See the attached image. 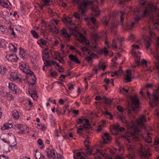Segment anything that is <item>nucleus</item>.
I'll return each mask as SVG.
<instances>
[{"label": "nucleus", "mask_w": 159, "mask_h": 159, "mask_svg": "<svg viewBox=\"0 0 159 159\" xmlns=\"http://www.w3.org/2000/svg\"><path fill=\"white\" fill-rule=\"evenodd\" d=\"M79 41L80 43L86 46L81 48V49L83 52L89 51L88 50V48H89L99 55L104 54L105 56H106L109 53V51L107 49V48H109L110 47L108 40H105L104 43L106 47L104 48L103 49H98V40H90V41H89V40Z\"/></svg>", "instance_id": "f257e3e1"}, {"label": "nucleus", "mask_w": 159, "mask_h": 159, "mask_svg": "<svg viewBox=\"0 0 159 159\" xmlns=\"http://www.w3.org/2000/svg\"><path fill=\"white\" fill-rule=\"evenodd\" d=\"M74 3H78L79 4V8L81 13L84 15L88 8H91L93 15L95 16H98L100 13V11L97 6H93V2L91 0H88L86 2H81L82 0H72Z\"/></svg>", "instance_id": "f03ea898"}, {"label": "nucleus", "mask_w": 159, "mask_h": 159, "mask_svg": "<svg viewBox=\"0 0 159 159\" xmlns=\"http://www.w3.org/2000/svg\"><path fill=\"white\" fill-rule=\"evenodd\" d=\"M69 30L70 32V34H68L64 30L62 31V34L65 38L69 39L71 35L73 34L75 36L79 37L80 38V40H85V38L84 35L77 31L76 27H75V29L73 30L70 28Z\"/></svg>", "instance_id": "7ed1b4c3"}, {"label": "nucleus", "mask_w": 159, "mask_h": 159, "mask_svg": "<svg viewBox=\"0 0 159 159\" xmlns=\"http://www.w3.org/2000/svg\"><path fill=\"white\" fill-rule=\"evenodd\" d=\"M20 68L24 73L31 76H33V77L32 78V80L34 83H32L31 84L32 86L34 85L35 84L36 78L34 73L29 70L28 65L26 63L22 62H20Z\"/></svg>", "instance_id": "20e7f679"}, {"label": "nucleus", "mask_w": 159, "mask_h": 159, "mask_svg": "<svg viewBox=\"0 0 159 159\" xmlns=\"http://www.w3.org/2000/svg\"><path fill=\"white\" fill-rule=\"evenodd\" d=\"M86 150L87 151L86 153L84 152H77L74 155V159H86L84 157H86L87 155H90L92 154V149L89 148L87 145H86Z\"/></svg>", "instance_id": "39448f33"}, {"label": "nucleus", "mask_w": 159, "mask_h": 159, "mask_svg": "<svg viewBox=\"0 0 159 159\" xmlns=\"http://www.w3.org/2000/svg\"><path fill=\"white\" fill-rule=\"evenodd\" d=\"M139 129L136 128L134 129V132L129 134L125 136V138L129 143H131L132 140L136 141L139 139Z\"/></svg>", "instance_id": "423d86ee"}, {"label": "nucleus", "mask_w": 159, "mask_h": 159, "mask_svg": "<svg viewBox=\"0 0 159 159\" xmlns=\"http://www.w3.org/2000/svg\"><path fill=\"white\" fill-rule=\"evenodd\" d=\"M142 4V6L146 5L145 9L142 15L143 17L145 16L148 15V14L152 11L155 10V7L153 6L152 4L149 3L148 2H140Z\"/></svg>", "instance_id": "0eeeda50"}, {"label": "nucleus", "mask_w": 159, "mask_h": 159, "mask_svg": "<svg viewBox=\"0 0 159 159\" xmlns=\"http://www.w3.org/2000/svg\"><path fill=\"white\" fill-rule=\"evenodd\" d=\"M138 152L139 156L143 158H147L151 155L148 148L147 147L144 148L142 146L139 150H138Z\"/></svg>", "instance_id": "6e6552de"}, {"label": "nucleus", "mask_w": 159, "mask_h": 159, "mask_svg": "<svg viewBox=\"0 0 159 159\" xmlns=\"http://www.w3.org/2000/svg\"><path fill=\"white\" fill-rule=\"evenodd\" d=\"M13 127L16 129L18 130V133L23 134L25 132H29V128L25 126H23L20 124H14Z\"/></svg>", "instance_id": "1a4fd4ad"}, {"label": "nucleus", "mask_w": 159, "mask_h": 159, "mask_svg": "<svg viewBox=\"0 0 159 159\" xmlns=\"http://www.w3.org/2000/svg\"><path fill=\"white\" fill-rule=\"evenodd\" d=\"M156 52L152 51V49H150V54L153 55L157 61L156 63L159 62V40H157L155 46Z\"/></svg>", "instance_id": "9d476101"}, {"label": "nucleus", "mask_w": 159, "mask_h": 159, "mask_svg": "<svg viewBox=\"0 0 159 159\" xmlns=\"http://www.w3.org/2000/svg\"><path fill=\"white\" fill-rule=\"evenodd\" d=\"M91 37L92 39H94V40L102 39L107 40L108 39L106 34L104 31L98 34H92L91 35Z\"/></svg>", "instance_id": "9b49d317"}, {"label": "nucleus", "mask_w": 159, "mask_h": 159, "mask_svg": "<svg viewBox=\"0 0 159 159\" xmlns=\"http://www.w3.org/2000/svg\"><path fill=\"white\" fill-rule=\"evenodd\" d=\"M131 99L133 106H131L130 107L132 111H134L139 107V100L136 96L132 97L131 98Z\"/></svg>", "instance_id": "f8f14e48"}, {"label": "nucleus", "mask_w": 159, "mask_h": 159, "mask_svg": "<svg viewBox=\"0 0 159 159\" xmlns=\"http://www.w3.org/2000/svg\"><path fill=\"white\" fill-rule=\"evenodd\" d=\"M96 154L97 156L95 157V159H101L102 157H105L106 159H112V157L108 155H106L105 154L102 152L101 150L97 149L96 150Z\"/></svg>", "instance_id": "ddd939ff"}, {"label": "nucleus", "mask_w": 159, "mask_h": 159, "mask_svg": "<svg viewBox=\"0 0 159 159\" xmlns=\"http://www.w3.org/2000/svg\"><path fill=\"white\" fill-rule=\"evenodd\" d=\"M51 25H50L49 28L48 29V30L50 32H52L55 33H57L58 32V30L56 28L54 25L55 24H57L59 22L58 20H57L55 19H53L51 20Z\"/></svg>", "instance_id": "4468645a"}, {"label": "nucleus", "mask_w": 159, "mask_h": 159, "mask_svg": "<svg viewBox=\"0 0 159 159\" xmlns=\"http://www.w3.org/2000/svg\"><path fill=\"white\" fill-rule=\"evenodd\" d=\"M147 94L148 98L150 99L154 100H159V94L158 92L156 90L153 92L152 95H151L149 91L147 92Z\"/></svg>", "instance_id": "2eb2a0df"}, {"label": "nucleus", "mask_w": 159, "mask_h": 159, "mask_svg": "<svg viewBox=\"0 0 159 159\" xmlns=\"http://www.w3.org/2000/svg\"><path fill=\"white\" fill-rule=\"evenodd\" d=\"M85 20L88 23L89 25H91V26L90 28H92L94 29H96L98 27V26L95 24V21L96 19L93 17L88 18L85 19Z\"/></svg>", "instance_id": "dca6fc26"}, {"label": "nucleus", "mask_w": 159, "mask_h": 159, "mask_svg": "<svg viewBox=\"0 0 159 159\" xmlns=\"http://www.w3.org/2000/svg\"><path fill=\"white\" fill-rule=\"evenodd\" d=\"M128 151L130 152L128 156L129 159H134V154L136 151V149L134 147L131 146L130 144H128Z\"/></svg>", "instance_id": "f3484780"}, {"label": "nucleus", "mask_w": 159, "mask_h": 159, "mask_svg": "<svg viewBox=\"0 0 159 159\" xmlns=\"http://www.w3.org/2000/svg\"><path fill=\"white\" fill-rule=\"evenodd\" d=\"M72 18H70L66 15L64 14L62 20L65 24L73 25L75 24V22H73L72 20Z\"/></svg>", "instance_id": "a211bd4d"}, {"label": "nucleus", "mask_w": 159, "mask_h": 159, "mask_svg": "<svg viewBox=\"0 0 159 159\" xmlns=\"http://www.w3.org/2000/svg\"><path fill=\"white\" fill-rule=\"evenodd\" d=\"M140 36L142 39L145 40H152L155 39L156 37L155 34L151 31L150 32L149 35L148 36H146L145 34L143 33L141 34Z\"/></svg>", "instance_id": "6ab92c4d"}, {"label": "nucleus", "mask_w": 159, "mask_h": 159, "mask_svg": "<svg viewBox=\"0 0 159 159\" xmlns=\"http://www.w3.org/2000/svg\"><path fill=\"white\" fill-rule=\"evenodd\" d=\"M49 150H46V152H47L46 155L47 157L49 158H50L51 157L53 159H57V153H56V152L55 150L53 149H52L49 151Z\"/></svg>", "instance_id": "aec40b11"}, {"label": "nucleus", "mask_w": 159, "mask_h": 159, "mask_svg": "<svg viewBox=\"0 0 159 159\" xmlns=\"http://www.w3.org/2000/svg\"><path fill=\"white\" fill-rule=\"evenodd\" d=\"M20 55L21 57L23 59H26L29 57V55L27 54V51L21 48H20Z\"/></svg>", "instance_id": "412c9836"}, {"label": "nucleus", "mask_w": 159, "mask_h": 159, "mask_svg": "<svg viewBox=\"0 0 159 159\" xmlns=\"http://www.w3.org/2000/svg\"><path fill=\"white\" fill-rule=\"evenodd\" d=\"M6 57L9 61L12 62H16L18 59L15 54H11L9 55H7Z\"/></svg>", "instance_id": "4be33fe9"}, {"label": "nucleus", "mask_w": 159, "mask_h": 159, "mask_svg": "<svg viewBox=\"0 0 159 159\" xmlns=\"http://www.w3.org/2000/svg\"><path fill=\"white\" fill-rule=\"evenodd\" d=\"M102 138L103 139V144L109 143L111 140V137L107 133H104L102 136Z\"/></svg>", "instance_id": "5701e85b"}, {"label": "nucleus", "mask_w": 159, "mask_h": 159, "mask_svg": "<svg viewBox=\"0 0 159 159\" xmlns=\"http://www.w3.org/2000/svg\"><path fill=\"white\" fill-rule=\"evenodd\" d=\"M0 95L3 96L4 97L10 98V100L13 99L14 97L8 93L5 90H2V91H0Z\"/></svg>", "instance_id": "b1692460"}, {"label": "nucleus", "mask_w": 159, "mask_h": 159, "mask_svg": "<svg viewBox=\"0 0 159 159\" xmlns=\"http://www.w3.org/2000/svg\"><path fill=\"white\" fill-rule=\"evenodd\" d=\"M69 57L70 60L76 64H79L80 63L79 59L75 56H74L72 54H70L69 56Z\"/></svg>", "instance_id": "393cba45"}, {"label": "nucleus", "mask_w": 159, "mask_h": 159, "mask_svg": "<svg viewBox=\"0 0 159 159\" xmlns=\"http://www.w3.org/2000/svg\"><path fill=\"white\" fill-rule=\"evenodd\" d=\"M10 75L13 80H19L20 82H21L20 78L19 77L16 73L12 72L11 73Z\"/></svg>", "instance_id": "a878e982"}, {"label": "nucleus", "mask_w": 159, "mask_h": 159, "mask_svg": "<svg viewBox=\"0 0 159 159\" xmlns=\"http://www.w3.org/2000/svg\"><path fill=\"white\" fill-rule=\"evenodd\" d=\"M29 93L30 96L34 99H35L37 98L38 96L37 95L36 91L34 90L30 89L29 90Z\"/></svg>", "instance_id": "bb28decb"}, {"label": "nucleus", "mask_w": 159, "mask_h": 159, "mask_svg": "<svg viewBox=\"0 0 159 159\" xmlns=\"http://www.w3.org/2000/svg\"><path fill=\"white\" fill-rule=\"evenodd\" d=\"M9 2L8 0H0V6L8 8Z\"/></svg>", "instance_id": "cd10ccee"}, {"label": "nucleus", "mask_w": 159, "mask_h": 159, "mask_svg": "<svg viewBox=\"0 0 159 159\" xmlns=\"http://www.w3.org/2000/svg\"><path fill=\"white\" fill-rule=\"evenodd\" d=\"M13 125L11 123H6L4 124L3 126L1 128L2 130H6V129H8L10 128H11L12 127H13Z\"/></svg>", "instance_id": "c85d7f7f"}, {"label": "nucleus", "mask_w": 159, "mask_h": 159, "mask_svg": "<svg viewBox=\"0 0 159 159\" xmlns=\"http://www.w3.org/2000/svg\"><path fill=\"white\" fill-rule=\"evenodd\" d=\"M118 117L123 123L126 124H127L128 121L126 120V118L123 114H119L118 115Z\"/></svg>", "instance_id": "c756f323"}, {"label": "nucleus", "mask_w": 159, "mask_h": 159, "mask_svg": "<svg viewBox=\"0 0 159 159\" xmlns=\"http://www.w3.org/2000/svg\"><path fill=\"white\" fill-rule=\"evenodd\" d=\"M8 87L13 92L16 93V85L12 83H10L9 84Z\"/></svg>", "instance_id": "7c9ffc66"}, {"label": "nucleus", "mask_w": 159, "mask_h": 159, "mask_svg": "<svg viewBox=\"0 0 159 159\" xmlns=\"http://www.w3.org/2000/svg\"><path fill=\"white\" fill-rule=\"evenodd\" d=\"M43 60L44 62V64L45 66H50L52 64V61H51L47 60V59L45 58L43 56Z\"/></svg>", "instance_id": "2f4dec72"}, {"label": "nucleus", "mask_w": 159, "mask_h": 159, "mask_svg": "<svg viewBox=\"0 0 159 159\" xmlns=\"http://www.w3.org/2000/svg\"><path fill=\"white\" fill-rule=\"evenodd\" d=\"M84 120H85L86 124L84 123L83 124V127H84V128L86 129L89 128L91 125L89 123V120L88 119H84Z\"/></svg>", "instance_id": "473e14b6"}, {"label": "nucleus", "mask_w": 159, "mask_h": 159, "mask_svg": "<svg viewBox=\"0 0 159 159\" xmlns=\"http://www.w3.org/2000/svg\"><path fill=\"white\" fill-rule=\"evenodd\" d=\"M56 1L59 6H61L63 8L66 7V3L63 2L62 0H56Z\"/></svg>", "instance_id": "72a5a7b5"}, {"label": "nucleus", "mask_w": 159, "mask_h": 159, "mask_svg": "<svg viewBox=\"0 0 159 159\" xmlns=\"http://www.w3.org/2000/svg\"><path fill=\"white\" fill-rule=\"evenodd\" d=\"M73 16L77 19L79 22L83 20L82 18L80 16L79 14L77 12H75L74 13Z\"/></svg>", "instance_id": "f704fd0d"}, {"label": "nucleus", "mask_w": 159, "mask_h": 159, "mask_svg": "<svg viewBox=\"0 0 159 159\" xmlns=\"http://www.w3.org/2000/svg\"><path fill=\"white\" fill-rule=\"evenodd\" d=\"M47 41L46 40H38L37 43L40 47H42L46 45Z\"/></svg>", "instance_id": "c9c22d12"}, {"label": "nucleus", "mask_w": 159, "mask_h": 159, "mask_svg": "<svg viewBox=\"0 0 159 159\" xmlns=\"http://www.w3.org/2000/svg\"><path fill=\"white\" fill-rule=\"evenodd\" d=\"M52 63L53 65H56V66L58 67V70L60 72H62L63 71V69L60 66H59V64L56 61H52Z\"/></svg>", "instance_id": "e433bc0d"}, {"label": "nucleus", "mask_w": 159, "mask_h": 159, "mask_svg": "<svg viewBox=\"0 0 159 159\" xmlns=\"http://www.w3.org/2000/svg\"><path fill=\"white\" fill-rule=\"evenodd\" d=\"M52 56L56 59L59 56V53L56 51H52L51 52Z\"/></svg>", "instance_id": "4c0bfd02"}, {"label": "nucleus", "mask_w": 159, "mask_h": 159, "mask_svg": "<svg viewBox=\"0 0 159 159\" xmlns=\"http://www.w3.org/2000/svg\"><path fill=\"white\" fill-rule=\"evenodd\" d=\"M12 115L13 118L15 119H18L20 117L19 112L17 111L14 110L13 111Z\"/></svg>", "instance_id": "58836bf2"}, {"label": "nucleus", "mask_w": 159, "mask_h": 159, "mask_svg": "<svg viewBox=\"0 0 159 159\" xmlns=\"http://www.w3.org/2000/svg\"><path fill=\"white\" fill-rule=\"evenodd\" d=\"M152 40H144V43L145 44V46L147 49L149 48V47L151 45L152 43Z\"/></svg>", "instance_id": "ea45409f"}, {"label": "nucleus", "mask_w": 159, "mask_h": 159, "mask_svg": "<svg viewBox=\"0 0 159 159\" xmlns=\"http://www.w3.org/2000/svg\"><path fill=\"white\" fill-rule=\"evenodd\" d=\"M152 100L153 101L149 103L150 106L152 107L157 106L158 105V102L156 101H159V100Z\"/></svg>", "instance_id": "a19ab883"}, {"label": "nucleus", "mask_w": 159, "mask_h": 159, "mask_svg": "<svg viewBox=\"0 0 159 159\" xmlns=\"http://www.w3.org/2000/svg\"><path fill=\"white\" fill-rule=\"evenodd\" d=\"M150 134L149 133L147 134L145 139V141L149 143H152L151 138L150 135Z\"/></svg>", "instance_id": "79ce46f5"}, {"label": "nucleus", "mask_w": 159, "mask_h": 159, "mask_svg": "<svg viewBox=\"0 0 159 159\" xmlns=\"http://www.w3.org/2000/svg\"><path fill=\"white\" fill-rule=\"evenodd\" d=\"M9 49L10 51L15 52L17 50V48L15 46L12 44H10L9 46Z\"/></svg>", "instance_id": "37998d69"}, {"label": "nucleus", "mask_w": 159, "mask_h": 159, "mask_svg": "<svg viewBox=\"0 0 159 159\" xmlns=\"http://www.w3.org/2000/svg\"><path fill=\"white\" fill-rule=\"evenodd\" d=\"M7 69L3 66H0V74H3L7 71Z\"/></svg>", "instance_id": "c03bdc74"}, {"label": "nucleus", "mask_w": 159, "mask_h": 159, "mask_svg": "<svg viewBox=\"0 0 159 159\" xmlns=\"http://www.w3.org/2000/svg\"><path fill=\"white\" fill-rule=\"evenodd\" d=\"M75 84H73L72 82L69 83L68 84V89L69 90H72L74 89V86Z\"/></svg>", "instance_id": "a18cd8bd"}, {"label": "nucleus", "mask_w": 159, "mask_h": 159, "mask_svg": "<svg viewBox=\"0 0 159 159\" xmlns=\"http://www.w3.org/2000/svg\"><path fill=\"white\" fill-rule=\"evenodd\" d=\"M58 60L59 61L63 64L65 63V61L62 57H61L60 55L56 59Z\"/></svg>", "instance_id": "49530a36"}, {"label": "nucleus", "mask_w": 159, "mask_h": 159, "mask_svg": "<svg viewBox=\"0 0 159 159\" xmlns=\"http://www.w3.org/2000/svg\"><path fill=\"white\" fill-rule=\"evenodd\" d=\"M31 33L33 37L35 39H37L38 37V35L37 32L34 30H32Z\"/></svg>", "instance_id": "de8ad7c7"}, {"label": "nucleus", "mask_w": 159, "mask_h": 159, "mask_svg": "<svg viewBox=\"0 0 159 159\" xmlns=\"http://www.w3.org/2000/svg\"><path fill=\"white\" fill-rule=\"evenodd\" d=\"M131 76H129L128 75H126V77L125 78V83L129 82L132 81V77Z\"/></svg>", "instance_id": "09e8293b"}, {"label": "nucleus", "mask_w": 159, "mask_h": 159, "mask_svg": "<svg viewBox=\"0 0 159 159\" xmlns=\"http://www.w3.org/2000/svg\"><path fill=\"white\" fill-rule=\"evenodd\" d=\"M41 154L39 152H36L35 155V159H41Z\"/></svg>", "instance_id": "8fccbe9b"}, {"label": "nucleus", "mask_w": 159, "mask_h": 159, "mask_svg": "<svg viewBox=\"0 0 159 159\" xmlns=\"http://www.w3.org/2000/svg\"><path fill=\"white\" fill-rule=\"evenodd\" d=\"M38 144L40 146L41 149L44 147V144L42 142V141L40 139H39L38 141Z\"/></svg>", "instance_id": "3c124183"}, {"label": "nucleus", "mask_w": 159, "mask_h": 159, "mask_svg": "<svg viewBox=\"0 0 159 159\" xmlns=\"http://www.w3.org/2000/svg\"><path fill=\"white\" fill-rule=\"evenodd\" d=\"M103 114L105 116H110V118L111 120L113 118V117H112V115L110 113H109L107 111H106V112H104L103 113Z\"/></svg>", "instance_id": "603ef678"}, {"label": "nucleus", "mask_w": 159, "mask_h": 159, "mask_svg": "<svg viewBox=\"0 0 159 159\" xmlns=\"http://www.w3.org/2000/svg\"><path fill=\"white\" fill-rule=\"evenodd\" d=\"M88 53L89 54L91 57H97L98 56L97 54L93 52H92L91 51H88Z\"/></svg>", "instance_id": "864d4df0"}, {"label": "nucleus", "mask_w": 159, "mask_h": 159, "mask_svg": "<svg viewBox=\"0 0 159 159\" xmlns=\"http://www.w3.org/2000/svg\"><path fill=\"white\" fill-rule=\"evenodd\" d=\"M135 62L136 64L139 66L140 63V57H139L138 56H136L135 58Z\"/></svg>", "instance_id": "5fc2aeb1"}, {"label": "nucleus", "mask_w": 159, "mask_h": 159, "mask_svg": "<svg viewBox=\"0 0 159 159\" xmlns=\"http://www.w3.org/2000/svg\"><path fill=\"white\" fill-rule=\"evenodd\" d=\"M155 67L157 71L158 77H159V62L156 63Z\"/></svg>", "instance_id": "6e6d98bb"}, {"label": "nucleus", "mask_w": 159, "mask_h": 159, "mask_svg": "<svg viewBox=\"0 0 159 159\" xmlns=\"http://www.w3.org/2000/svg\"><path fill=\"white\" fill-rule=\"evenodd\" d=\"M155 27L156 29L157 30L159 31V21H157L155 23ZM159 40V37H158L157 39Z\"/></svg>", "instance_id": "4d7b16f0"}, {"label": "nucleus", "mask_w": 159, "mask_h": 159, "mask_svg": "<svg viewBox=\"0 0 159 159\" xmlns=\"http://www.w3.org/2000/svg\"><path fill=\"white\" fill-rule=\"evenodd\" d=\"M48 13L51 16H53L55 15V13L53 12L51 9H49L48 11Z\"/></svg>", "instance_id": "13d9d810"}, {"label": "nucleus", "mask_w": 159, "mask_h": 159, "mask_svg": "<svg viewBox=\"0 0 159 159\" xmlns=\"http://www.w3.org/2000/svg\"><path fill=\"white\" fill-rule=\"evenodd\" d=\"M93 58L90 56H87L85 57V60L88 62H91Z\"/></svg>", "instance_id": "bf43d9fd"}, {"label": "nucleus", "mask_w": 159, "mask_h": 159, "mask_svg": "<svg viewBox=\"0 0 159 159\" xmlns=\"http://www.w3.org/2000/svg\"><path fill=\"white\" fill-rule=\"evenodd\" d=\"M112 48H117L116 40H113L112 43L111 44Z\"/></svg>", "instance_id": "052dcab7"}, {"label": "nucleus", "mask_w": 159, "mask_h": 159, "mask_svg": "<svg viewBox=\"0 0 159 159\" xmlns=\"http://www.w3.org/2000/svg\"><path fill=\"white\" fill-rule=\"evenodd\" d=\"M84 128V127H81L79 128H78L77 131V133L79 134H82L81 132L83 131V129Z\"/></svg>", "instance_id": "680f3d73"}, {"label": "nucleus", "mask_w": 159, "mask_h": 159, "mask_svg": "<svg viewBox=\"0 0 159 159\" xmlns=\"http://www.w3.org/2000/svg\"><path fill=\"white\" fill-rule=\"evenodd\" d=\"M51 75L52 77H55L57 75V73L55 71H52L51 72Z\"/></svg>", "instance_id": "e2e57ef3"}, {"label": "nucleus", "mask_w": 159, "mask_h": 159, "mask_svg": "<svg viewBox=\"0 0 159 159\" xmlns=\"http://www.w3.org/2000/svg\"><path fill=\"white\" fill-rule=\"evenodd\" d=\"M154 144L155 145H159V138L157 137L155 139Z\"/></svg>", "instance_id": "0e129e2a"}, {"label": "nucleus", "mask_w": 159, "mask_h": 159, "mask_svg": "<svg viewBox=\"0 0 159 159\" xmlns=\"http://www.w3.org/2000/svg\"><path fill=\"white\" fill-rule=\"evenodd\" d=\"M44 5H49L50 0H42Z\"/></svg>", "instance_id": "69168bd1"}, {"label": "nucleus", "mask_w": 159, "mask_h": 159, "mask_svg": "<svg viewBox=\"0 0 159 159\" xmlns=\"http://www.w3.org/2000/svg\"><path fill=\"white\" fill-rule=\"evenodd\" d=\"M140 120L142 122L146 121L145 116L144 115L142 116L140 118Z\"/></svg>", "instance_id": "338daca9"}, {"label": "nucleus", "mask_w": 159, "mask_h": 159, "mask_svg": "<svg viewBox=\"0 0 159 159\" xmlns=\"http://www.w3.org/2000/svg\"><path fill=\"white\" fill-rule=\"evenodd\" d=\"M0 158L1 159H9L8 157L6 156L4 154L0 156Z\"/></svg>", "instance_id": "774afa93"}]
</instances>
